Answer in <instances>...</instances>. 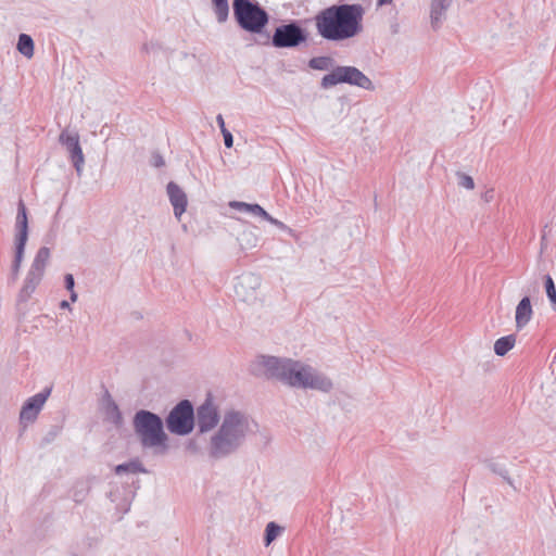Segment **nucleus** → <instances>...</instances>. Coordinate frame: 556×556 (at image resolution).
<instances>
[{
  "instance_id": "obj_1",
  "label": "nucleus",
  "mask_w": 556,
  "mask_h": 556,
  "mask_svg": "<svg viewBox=\"0 0 556 556\" xmlns=\"http://www.w3.org/2000/svg\"><path fill=\"white\" fill-rule=\"evenodd\" d=\"M255 366L264 369L266 378L276 379L292 388L311 389L325 393L330 392L333 388L331 379L326 375L309 365L291 358L261 355Z\"/></svg>"
},
{
  "instance_id": "obj_2",
  "label": "nucleus",
  "mask_w": 556,
  "mask_h": 556,
  "mask_svg": "<svg viewBox=\"0 0 556 556\" xmlns=\"http://www.w3.org/2000/svg\"><path fill=\"white\" fill-rule=\"evenodd\" d=\"M364 8L361 4H333L319 11L315 17L317 34L329 41H341L363 30Z\"/></svg>"
},
{
  "instance_id": "obj_3",
  "label": "nucleus",
  "mask_w": 556,
  "mask_h": 556,
  "mask_svg": "<svg viewBox=\"0 0 556 556\" xmlns=\"http://www.w3.org/2000/svg\"><path fill=\"white\" fill-rule=\"evenodd\" d=\"M249 431L250 421L247 414L235 409L227 410L218 430L211 437L210 457L222 459L236 453L243 445Z\"/></svg>"
},
{
  "instance_id": "obj_4",
  "label": "nucleus",
  "mask_w": 556,
  "mask_h": 556,
  "mask_svg": "<svg viewBox=\"0 0 556 556\" xmlns=\"http://www.w3.org/2000/svg\"><path fill=\"white\" fill-rule=\"evenodd\" d=\"M132 427L143 450L153 448L154 454L163 455L168 450V437L164 431L162 418L150 410L136 412Z\"/></svg>"
},
{
  "instance_id": "obj_5",
  "label": "nucleus",
  "mask_w": 556,
  "mask_h": 556,
  "mask_svg": "<svg viewBox=\"0 0 556 556\" xmlns=\"http://www.w3.org/2000/svg\"><path fill=\"white\" fill-rule=\"evenodd\" d=\"M232 10L235 21L242 30L260 35L261 39L256 40V43L269 45V34L265 31L269 14L257 1L233 0Z\"/></svg>"
},
{
  "instance_id": "obj_6",
  "label": "nucleus",
  "mask_w": 556,
  "mask_h": 556,
  "mask_svg": "<svg viewBox=\"0 0 556 556\" xmlns=\"http://www.w3.org/2000/svg\"><path fill=\"white\" fill-rule=\"evenodd\" d=\"M339 84H348L370 91L375 89L371 79L361 70L351 65H337L333 67L330 73L321 78L320 88L329 89Z\"/></svg>"
},
{
  "instance_id": "obj_7",
  "label": "nucleus",
  "mask_w": 556,
  "mask_h": 556,
  "mask_svg": "<svg viewBox=\"0 0 556 556\" xmlns=\"http://www.w3.org/2000/svg\"><path fill=\"white\" fill-rule=\"evenodd\" d=\"M195 424L194 408L189 400H181L166 417V427L170 433L187 435Z\"/></svg>"
},
{
  "instance_id": "obj_8",
  "label": "nucleus",
  "mask_w": 556,
  "mask_h": 556,
  "mask_svg": "<svg viewBox=\"0 0 556 556\" xmlns=\"http://www.w3.org/2000/svg\"><path fill=\"white\" fill-rule=\"evenodd\" d=\"M308 33L298 21H291L275 28L273 36H269V43L278 49H294L305 43Z\"/></svg>"
},
{
  "instance_id": "obj_9",
  "label": "nucleus",
  "mask_w": 556,
  "mask_h": 556,
  "mask_svg": "<svg viewBox=\"0 0 556 556\" xmlns=\"http://www.w3.org/2000/svg\"><path fill=\"white\" fill-rule=\"evenodd\" d=\"M51 392L52 387H46L42 391L28 397L24 402L20 412V424L24 428L36 421Z\"/></svg>"
},
{
  "instance_id": "obj_10",
  "label": "nucleus",
  "mask_w": 556,
  "mask_h": 556,
  "mask_svg": "<svg viewBox=\"0 0 556 556\" xmlns=\"http://www.w3.org/2000/svg\"><path fill=\"white\" fill-rule=\"evenodd\" d=\"M197 426L200 433L213 430L219 422L220 416L217 406L213 402L212 393H207L204 402L197 408Z\"/></svg>"
},
{
  "instance_id": "obj_11",
  "label": "nucleus",
  "mask_w": 556,
  "mask_h": 556,
  "mask_svg": "<svg viewBox=\"0 0 556 556\" xmlns=\"http://www.w3.org/2000/svg\"><path fill=\"white\" fill-rule=\"evenodd\" d=\"M59 141L70 153V159L78 175L81 174L85 164V157L79 144V136L77 132L63 130L59 137Z\"/></svg>"
},
{
  "instance_id": "obj_12",
  "label": "nucleus",
  "mask_w": 556,
  "mask_h": 556,
  "mask_svg": "<svg viewBox=\"0 0 556 556\" xmlns=\"http://www.w3.org/2000/svg\"><path fill=\"white\" fill-rule=\"evenodd\" d=\"M260 286V277L253 274H245L237 278L235 283L236 296L243 302L256 299V288Z\"/></svg>"
},
{
  "instance_id": "obj_13",
  "label": "nucleus",
  "mask_w": 556,
  "mask_h": 556,
  "mask_svg": "<svg viewBox=\"0 0 556 556\" xmlns=\"http://www.w3.org/2000/svg\"><path fill=\"white\" fill-rule=\"evenodd\" d=\"M14 245L26 247L28 239V218L27 208L22 199L17 203V213L15 217Z\"/></svg>"
},
{
  "instance_id": "obj_14",
  "label": "nucleus",
  "mask_w": 556,
  "mask_h": 556,
  "mask_svg": "<svg viewBox=\"0 0 556 556\" xmlns=\"http://www.w3.org/2000/svg\"><path fill=\"white\" fill-rule=\"evenodd\" d=\"M167 195L169 202L174 208V215L176 218L186 212L188 200L186 192L174 181H169L166 186Z\"/></svg>"
},
{
  "instance_id": "obj_15",
  "label": "nucleus",
  "mask_w": 556,
  "mask_h": 556,
  "mask_svg": "<svg viewBox=\"0 0 556 556\" xmlns=\"http://www.w3.org/2000/svg\"><path fill=\"white\" fill-rule=\"evenodd\" d=\"M43 274L37 270L29 268L27 275L24 280V285L18 292L17 300L18 302H27L31 294L35 292L36 288L40 283Z\"/></svg>"
},
{
  "instance_id": "obj_16",
  "label": "nucleus",
  "mask_w": 556,
  "mask_h": 556,
  "mask_svg": "<svg viewBox=\"0 0 556 556\" xmlns=\"http://www.w3.org/2000/svg\"><path fill=\"white\" fill-rule=\"evenodd\" d=\"M533 316V308L529 295H525L517 304L515 321L517 330L523 329Z\"/></svg>"
},
{
  "instance_id": "obj_17",
  "label": "nucleus",
  "mask_w": 556,
  "mask_h": 556,
  "mask_svg": "<svg viewBox=\"0 0 556 556\" xmlns=\"http://www.w3.org/2000/svg\"><path fill=\"white\" fill-rule=\"evenodd\" d=\"M452 4V0H431L430 3V20L431 27L438 30L446 16V11Z\"/></svg>"
},
{
  "instance_id": "obj_18",
  "label": "nucleus",
  "mask_w": 556,
  "mask_h": 556,
  "mask_svg": "<svg viewBox=\"0 0 556 556\" xmlns=\"http://www.w3.org/2000/svg\"><path fill=\"white\" fill-rule=\"evenodd\" d=\"M483 464L492 473L500 476L514 490H517V486L515 485L514 480L510 478L509 471L504 464H500L494 458H486L483 460Z\"/></svg>"
},
{
  "instance_id": "obj_19",
  "label": "nucleus",
  "mask_w": 556,
  "mask_h": 556,
  "mask_svg": "<svg viewBox=\"0 0 556 556\" xmlns=\"http://www.w3.org/2000/svg\"><path fill=\"white\" fill-rule=\"evenodd\" d=\"M229 206L236 211L252 214L254 216L264 217L267 216V212L257 203H247L242 201H231Z\"/></svg>"
},
{
  "instance_id": "obj_20",
  "label": "nucleus",
  "mask_w": 556,
  "mask_h": 556,
  "mask_svg": "<svg viewBox=\"0 0 556 556\" xmlns=\"http://www.w3.org/2000/svg\"><path fill=\"white\" fill-rule=\"evenodd\" d=\"M105 415L108 420L114 424L116 427H121L123 425V415L118 408V405L115 403L109 392L105 393Z\"/></svg>"
},
{
  "instance_id": "obj_21",
  "label": "nucleus",
  "mask_w": 556,
  "mask_h": 556,
  "mask_svg": "<svg viewBox=\"0 0 556 556\" xmlns=\"http://www.w3.org/2000/svg\"><path fill=\"white\" fill-rule=\"evenodd\" d=\"M114 472L121 476L124 473H146L148 470L143 467L142 463L138 458H135L128 463L115 466Z\"/></svg>"
},
{
  "instance_id": "obj_22",
  "label": "nucleus",
  "mask_w": 556,
  "mask_h": 556,
  "mask_svg": "<svg viewBox=\"0 0 556 556\" xmlns=\"http://www.w3.org/2000/svg\"><path fill=\"white\" fill-rule=\"evenodd\" d=\"M16 49L25 58H33L35 50V43L33 38L27 34H20Z\"/></svg>"
},
{
  "instance_id": "obj_23",
  "label": "nucleus",
  "mask_w": 556,
  "mask_h": 556,
  "mask_svg": "<svg viewBox=\"0 0 556 556\" xmlns=\"http://www.w3.org/2000/svg\"><path fill=\"white\" fill-rule=\"evenodd\" d=\"M515 343H516L515 334H508L505 337H501L494 343V353L497 356H504L514 348Z\"/></svg>"
},
{
  "instance_id": "obj_24",
  "label": "nucleus",
  "mask_w": 556,
  "mask_h": 556,
  "mask_svg": "<svg viewBox=\"0 0 556 556\" xmlns=\"http://www.w3.org/2000/svg\"><path fill=\"white\" fill-rule=\"evenodd\" d=\"M50 255H51L50 249L47 247H41L37 251L30 268L34 270H37V273L40 271V273L45 274V269H46L47 263L50 258Z\"/></svg>"
},
{
  "instance_id": "obj_25",
  "label": "nucleus",
  "mask_w": 556,
  "mask_h": 556,
  "mask_svg": "<svg viewBox=\"0 0 556 556\" xmlns=\"http://www.w3.org/2000/svg\"><path fill=\"white\" fill-rule=\"evenodd\" d=\"M333 65L334 60L331 56H315L308 61V66L316 71H332Z\"/></svg>"
},
{
  "instance_id": "obj_26",
  "label": "nucleus",
  "mask_w": 556,
  "mask_h": 556,
  "mask_svg": "<svg viewBox=\"0 0 556 556\" xmlns=\"http://www.w3.org/2000/svg\"><path fill=\"white\" fill-rule=\"evenodd\" d=\"M25 247L14 245V258L11 266V278L15 281L18 277L21 265L24 258Z\"/></svg>"
},
{
  "instance_id": "obj_27",
  "label": "nucleus",
  "mask_w": 556,
  "mask_h": 556,
  "mask_svg": "<svg viewBox=\"0 0 556 556\" xmlns=\"http://www.w3.org/2000/svg\"><path fill=\"white\" fill-rule=\"evenodd\" d=\"M212 4L218 23H225L229 15L228 0H212Z\"/></svg>"
},
{
  "instance_id": "obj_28",
  "label": "nucleus",
  "mask_w": 556,
  "mask_h": 556,
  "mask_svg": "<svg viewBox=\"0 0 556 556\" xmlns=\"http://www.w3.org/2000/svg\"><path fill=\"white\" fill-rule=\"evenodd\" d=\"M283 528L278 523L270 521L266 525L265 533H264V544L265 546L270 545L277 536L282 532Z\"/></svg>"
},
{
  "instance_id": "obj_29",
  "label": "nucleus",
  "mask_w": 556,
  "mask_h": 556,
  "mask_svg": "<svg viewBox=\"0 0 556 556\" xmlns=\"http://www.w3.org/2000/svg\"><path fill=\"white\" fill-rule=\"evenodd\" d=\"M544 286L547 299L549 300L551 307L556 311V287L551 275L544 276Z\"/></svg>"
},
{
  "instance_id": "obj_30",
  "label": "nucleus",
  "mask_w": 556,
  "mask_h": 556,
  "mask_svg": "<svg viewBox=\"0 0 556 556\" xmlns=\"http://www.w3.org/2000/svg\"><path fill=\"white\" fill-rule=\"evenodd\" d=\"M265 220H267L268 223H270L271 225L276 226L277 228H279L280 230L287 232L288 235L290 236H293L294 235V230L292 228H290L289 226H287L285 223H282L281 220L273 217L271 215H269L267 213V216L264 217Z\"/></svg>"
},
{
  "instance_id": "obj_31",
  "label": "nucleus",
  "mask_w": 556,
  "mask_h": 556,
  "mask_svg": "<svg viewBox=\"0 0 556 556\" xmlns=\"http://www.w3.org/2000/svg\"><path fill=\"white\" fill-rule=\"evenodd\" d=\"M64 285H65L66 290H68L71 292V294H70L71 301L72 302H76L77 301V293L74 291L75 279H74V276L72 274H66L64 276Z\"/></svg>"
},
{
  "instance_id": "obj_32",
  "label": "nucleus",
  "mask_w": 556,
  "mask_h": 556,
  "mask_svg": "<svg viewBox=\"0 0 556 556\" xmlns=\"http://www.w3.org/2000/svg\"><path fill=\"white\" fill-rule=\"evenodd\" d=\"M458 178V186L472 190L475 188V181L471 176L465 174V173H457Z\"/></svg>"
},
{
  "instance_id": "obj_33",
  "label": "nucleus",
  "mask_w": 556,
  "mask_h": 556,
  "mask_svg": "<svg viewBox=\"0 0 556 556\" xmlns=\"http://www.w3.org/2000/svg\"><path fill=\"white\" fill-rule=\"evenodd\" d=\"M151 164L154 167H163L165 165L164 157L159 152H153L151 157Z\"/></svg>"
},
{
  "instance_id": "obj_34",
  "label": "nucleus",
  "mask_w": 556,
  "mask_h": 556,
  "mask_svg": "<svg viewBox=\"0 0 556 556\" xmlns=\"http://www.w3.org/2000/svg\"><path fill=\"white\" fill-rule=\"evenodd\" d=\"M222 135L224 137L226 148H231L233 146L232 134L227 128H223Z\"/></svg>"
},
{
  "instance_id": "obj_35",
  "label": "nucleus",
  "mask_w": 556,
  "mask_h": 556,
  "mask_svg": "<svg viewBox=\"0 0 556 556\" xmlns=\"http://www.w3.org/2000/svg\"><path fill=\"white\" fill-rule=\"evenodd\" d=\"M60 429L58 427H53V429L43 438L42 442L45 444L51 443L55 437L59 434Z\"/></svg>"
},
{
  "instance_id": "obj_36",
  "label": "nucleus",
  "mask_w": 556,
  "mask_h": 556,
  "mask_svg": "<svg viewBox=\"0 0 556 556\" xmlns=\"http://www.w3.org/2000/svg\"><path fill=\"white\" fill-rule=\"evenodd\" d=\"M483 200L485 202H491L493 201L494 199V190L493 189H490V190H486L483 195H482Z\"/></svg>"
},
{
  "instance_id": "obj_37",
  "label": "nucleus",
  "mask_w": 556,
  "mask_h": 556,
  "mask_svg": "<svg viewBox=\"0 0 556 556\" xmlns=\"http://www.w3.org/2000/svg\"><path fill=\"white\" fill-rule=\"evenodd\" d=\"M216 122H217V124H218V126L220 128V131H223V128H226V126H225V121H224V117H223L222 114H218L216 116Z\"/></svg>"
},
{
  "instance_id": "obj_38",
  "label": "nucleus",
  "mask_w": 556,
  "mask_h": 556,
  "mask_svg": "<svg viewBox=\"0 0 556 556\" xmlns=\"http://www.w3.org/2000/svg\"><path fill=\"white\" fill-rule=\"evenodd\" d=\"M156 47L155 43L151 42V43H144L142 46V49L146 51V52H149L150 50H153L154 48Z\"/></svg>"
},
{
  "instance_id": "obj_39",
  "label": "nucleus",
  "mask_w": 556,
  "mask_h": 556,
  "mask_svg": "<svg viewBox=\"0 0 556 556\" xmlns=\"http://www.w3.org/2000/svg\"><path fill=\"white\" fill-rule=\"evenodd\" d=\"M74 501L79 503L83 501V495L79 492L74 493Z\"/></svg>"
},
{
  "instance_id": "obj_40",
  "label": "nucleus",
  "mask_w": 556,
  "mask_h": 556,
  "mask_svg": "<svg viewBox=\"0 0 556 556\" xmlns=\"http://www.w3.org/2000/svg\"><path fill=\"white\" fill-rule=\"evenodd\" d=\"M391 2H392V0H378L377 5L382 7V5L389 4Z\"/></svg>"
},
{
  "instance_id": "obj_41",
  "label": "nucleus",
  "mask_w": 556,
  "mask_h": 556,
  "mask_svg": "<svg viewBox=\"0 0 556 556\" xmlns=\"http://www.w3.org/2000/svg\"><path fill=\"white\" fill-rule=\"evenodd\" d=\"M60 307L61 308H71L70 306V303L65 300H63L61 303H60Z\"/></svg>"
},
{
  "instance_id": "obj_42",
  "label": "nucleus",
  "mask_w": 556,
  "mask_h": 556,
  "mask_svg": "<svg viewBox=\"0 0 556 556\" xmlns=\"http://www.w3.org/2000/svg\"><path fill=\"white\" fill-rule=\"evenodd\" d=\"M188 447L195 450V446H194L193 442H190Z\"/></svg>"
},
{
  "instance_id": "obj_43",
  "label": "nucleus",
  "mask_w": 556,
  "mask_h": 556,
  "mask_svg": "<svg viewBox=\"0 0 556 556\" xmlns=\"http://www.w3.org/2000/svg\"><path fill=\"white\" fill-rule=\"evenodd\" d=\"M256 241H257V238H254V242H256ZM255 244H256V243H253V244H251V245H252V247H254Z\"/></svg>"
},
{
  "instance_id": "obj_44",
  "label": "nucleus",
  "mask_w": 556,
  "mask_h": 556,
  "mask_svg": "<svg viewBox=\"0 0 556 556\" xmlns=\"http://www.w3.org/2000/svg\"><path fill=\"white\" fill-rule=\"evenodd\" d=\"M73 556H78V555L74 554Z\"/></svg>"
}]
</instances>
